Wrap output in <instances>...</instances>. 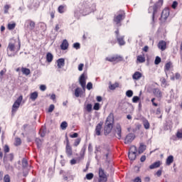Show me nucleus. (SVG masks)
I'll return each mask as SVG.
<instances>
[{
    "label": "nucleus",
    "mask_w": 182,
    "mask_h": 182,
    "mask_svg": "<svg viewBox=\"0 0 182 182\" xmlns=\"http://www.w3.org/2000/svg\"><path fill=\"white\" fill-rule=\"evenodd\" d=\"M65 153L68 157H70L73 154L72 151V146H70V142H69V139L66 136V146H65Z\"/></svg>",
    "instance_id": "20e7f679"
},
{
    "label": "nucleus",
    "mask_w": 182,
    "mask_h": 182,
    "mask_svg": "<svg viewBox=\"0 0 182 182\" xmlns=\"http://www.w3.org/2000/svg\"><path fill=\"white\" fill-rule=\"evenodd\" d=\"M7 50H10L11 52L15 51V44L11 43H9Z\"/></svg>",
    "instance_id": "c85d7f7f"
},
{
    "label": "nucleus",
    "mask_w": 182,
    "mask_h": 182,
    "mask_svg": "<svg viewBox=\"0 0 182 182\" xmlns=\"http://www.w3.org/2000/svg\"><path fill=\"white\" fill-rule=\"evenodd\" d=\"M82 92V90L79 87H77L75 90V97H79L80 96V92Z\"/></svg>",
    "instance_id": "7c9ffc66"
},
{
    "label": "nucleus",
    "mask_w": 182,
    "mask_h": 182,
    "mask_svg": "<svg viewBox=\"0 0 182 182\" xmlns=\"http://www.w3.org/2000/svg\"><path fill=\"white\" fill-rule=\"evenodd\" d=\"M38 92H34L33 93H31L30 95V99L31 100H32L33 102H35V100L36 99H38Z\"/></svg>",
    "instance_id": "b1692460"
},
{
    "label": "nucleus",
    "mask_w": 182,
    "mask_h": 182,
    "mask_svg": "<svg viewBox=\"0 0 182 182\" xmlns=\"http://www.w3.org/2000/svg\"><path fill=\"white\" fill-rule=\"evenodd\" d=\"M136 60L139 62V63H144V62H146V58L144 55H138Z\"/></svg>",
    "instance_id": "a878e982"
},
{
    "label": "nucleus",
    "mask_w": 182,
    "mask_h": 182,
    "mask_svg": "<svg viewBox=\"0 0 182 182\" xmlns=\"http://www.w3.org/2000/svg\"><path fill=\"white\" fill-rule=\"evenodd\" d=\"M23 100V97L22 95H20L19 97H18L17 100L15 101V102L12 106V109H11L12 114H14V113H16V110L19 109V106H21V103H22Z\"/></svg>",
    "instance_id": "f03ea898"
},
{
    "label": "nucleus",
    "mask_w": 182,
    "mask_h": 182,
    "mask_svg": "<svg viewBox=\"0 0 182 182\" xmlns=\"http://www.w3.org/2000/svg\"><path fill=\"white\" fill-rule=\"evenodd\" d=\"M9 5L6 4L4 6V14H8V11L9 10Z\"/></svg>",
    "instance_id": "5fc2aeb1"
},
{
    "label": "nucleus",
    "mask_w": 182,
    "mask_h": 182,
    "mask_svg": "<svg viewBox=\"0 0 182 182\" xmlns=\"http://www.w3.org/2000/svg\"><path fill=\"white\" fill-rule=\"evenodd\" d=\"M80 85L82 87V89H85L86 87V78L85 77V75L82 74L79 79Z\"/></svg>",
    "instance_id": "6e6552de"
},
{
    "label": "nucleus",
    "mask_w": 182,
    "mask_h": 182,
    "mask_svg": "<svg viewBox=\"0 0 182 182\" xmlns=\"http://www.w3.org/2000/svg\"><path fill=\"white\" fill-rule=\"evenodd\" d=\"M40 90H42V92H45V90H46V85H41L40 86Z\"/></svg>",
    "instance_id": "e2e57ef3"
},
{
    "label": "nucleus",
    "mask_w": 182,
    "mask_h": 182,
    "mask_svg": "<svg viewBox=\"0 0 182 182\" xmlns=\"http://www.w3.org/2000/svg\"><path fill=\"white\" fill-rule=\"evenodd\" d=\"M160 166H161V161H158L156 162H154V164H152L151 165L149 166V168L151 170H153L154 168H159V167H160Z\"/></svg>",
    "instance_id": "4468645a"
},
{
    "label": "nucleus",
    "mask_w": 182,
    "mask_h": 182,
    "mask_svg": "<svg viewBox=\"0 0 182 182\" xmlns=\"http://www.w3.org/2000/svg\"><path fill=\"white\" fill-rule=\"evenodd\" d=\"M36 143L37 144V147L39 149L41 148V146H42V140L39 138L36 139Z\"/></svg>",
    "instance_id": "72a5a7b5"
},
{
    "label": "nucleus",
    "mask_w": 182,
    "mask_h": 182,
    "mask_svg": "<svg viewBox=\"0 0 182 182\" xmlns=\"http://www.w3.org/2000/svg\"><path fill=\"white\" fill-rule=\"evenodd\" d=\"M117 41H118L119 45H120V46H123V45H124V43H126L124 42V40L123 39V37L117 38Z\"/></svg>",
    "instance_id": "2f4dec72"
},
{
    "label": "nucleus",
    "mask_w": 182,
    "mask_h": 182,
    "mask_svg": "<svg viewBox=\"0 0 182 182\" xmlns=\"http://www.w3.org/2000/svg\"><path fill=\"white\" fill-rule=\"evenodd\" d=\"M171 68H173V63L169 61L168 63L165 64V66H164L165 72H168V70H170V69H171Z\"/></svg>",
    "instance_id": "4be33fe9"
},
{
    "label": "nucleus",
    "mask_w": 182,
    "mask_h": 182,
    "mask_svg": "<svg viewBox=\"0 0 182 182\" xmlns=\"http://www.w3.org/2000/svg\"><path fill=\"white\" fill-rule=\"evenodd\" d=\"M21 72L23 75H26V76L31 75V70L26 68H22Z\"/></svg>",
    "instance_id": "393cba45"
},
{
    "label": "nucleus",
    "mask_w": 182,
    "mask_h": 182,
    "mask_svg": "<svg viewBox=\"0 0 182 182\" xmlns=\"http://www.w3.org/2000/svg\"><path fill=\"white\" fill-rule=\"evenodd\" d=\"M77 136H79V134L74 133L73 134H70V137H71V139H76V137H77Z\"/></svg>",
    "instance_id": "bf43d9fd"
},
{
    "label": "nucleus",
    "mask_w": 182,
    "mask_h": 182,
    "mask_svg": "<svg viewBox=\"0 0 182 182\" xmlns=\"http://www.w3.org/2000/svg\"><path fill=\"white\" fill-rule=\"evenodd\" d=\"M106 60H108V62H116V60L122 61L123 58L119 55H116L112 58H106Z\"/></svg>",
    "instance_id": "9d476101"
},
{
    "label": "nucleus",
    "mask_w": 182,
    "mask_h": 182,
    "mask_svg": "<svg viewBox=\"0 0 182 182\" xmlns=\"http://www.w3.org/2000/svg\"><path fill=\"white\" fill-rule=\"evenodd\" d=\"M22 166L23 168H26V167H28V160L25 158L22 159Z\"/></svg>",
    "instance_id": "f704fd0d"
},
{
    "label": "nucleus",
    "mask_w": 182,
    "mask_h": 182,
    "mask_svg": "<svg viewBox=\"0 0 182 182\" xmlns=\"http://www.w3.org/2000/svg\"><path fill=\"white\" fill-rule=\"evenodd\" d=\"M65 7L63 6H60L58 7V12L59 14H63V12H65Z\"/></svg>",
    "instance_id": "49530a36"
},
{
    "label": "nucleus",
    "mask_w": 182,
    "mask_h": 182,
    "mask_svg": "<svg viewBox=\"0 0 182 182\" xmlns=\"http://www.w3.org/2000/svg\"><path fill=\"white\" fill-rule=\"evenodd\" d=\"M83 66H85V65H83V63H80L78 65V70H80V72H82V70H83Z\"/></svg>",
    "instance_id": "052dcab7"
},
{
    "label": "nucleus",
    "mask_w": 182,
    "mask_h": 182,
    "mask_svg": "<svg viewBox=\"0 0 182 182\" xmlns=\"http://www.w3.org/2000/svg\"><path fill=\"white\" fill-rule=\"evenodd\" d=\"M134 182H141V179L137 177L134 180Z\"/></svg>",
    "instance_id": "338daca9"
},
{
    "label": "nucleus",
    "mask_w": 182,
    "mask_h": 182,
    "mask_svg": "<svg viewBox=\"0 0 182 182\" xmlns=\"http://www.w3.org/2000/svg\"><path fill=\"white\" fill-rule=\"evenodd\" d=\"M31 29H35V23L33 21H30L29 23Z\"/></svg>",
    "instance_id": "13d9d810"
},
{
    "label": "nucleus",
    "mask_w": 182,
    "mask_h": 182,
    "mask_svg": "<svg viewBox=\"0 0 182 182\" xmlns=\"http://www.w3.org/2000/svg\"><path fill=\"white\" fill-rule=\"evenodd\" d=\"M116 87H119V83L116 82L115 84H111L109 85L110 90H114Z\"/></svg>",
    "instance_id": "e433bc0d"
},
{
    "label": "nucleus",
    "mask_w": 182,
    "mask_h": 182,
    "mask_svg": "<svg viewBox=\"0 0 182 182\" xmlns=\"http://www.w3.org/2000/svg\"><path fill=\"white\" fill-rule=\"evenodd\" d=\"M142 123H143L144 127V129H146V130H149V129H150V123L149 122V120H147L146 119H143Z\"/></svg>",
    "instance_id": "aec40b11"
},
{
    "label": "nucleus",
    "mask_w": 182,
    "mask_h": 182,
    "mask_svg": "<svg viewBox=\"0 0 182 182\" xmlns=\"http://www.w3.org/2000/svg\"><path fill=\"white\" fill-rule=\"evenodd\" d=\"M15 26H16V23H9L7 28H8L9 31H12V30L15 29Z\"/></svg>",
    "instance_id": "c756f323"
},
{
    "label": "nucleus",
    "mask_w": 182,
    "mask_h": 182,
    "mask_svg": "<svg viewBox=\"0 0 182 182\" xmlns=\"http://www.w3.org/2000/svg\"><path fill=\"white\" fill-rule=\"evenodd\" d=\"M12 161L14 160V155L12 154L5 155L4 157V161Z\"/></svg>",
    "instance_id": "412c9836"
},
{
    "label": "nucleus",
    "mask_w": 182,
    "mask_h": 182,
    "mask_svg": "<svg viewBox=\"0 0 182 182\" xmlns=\"http://www.w3.org/2000/svg\"><path fill=\"white\" fill-rule=\"evenodd\" d=\"M46 60H47V62L50 63V62H52V60H53V55H52V53H48L46 55Z\"/></svg>",
    "instance_id": "bb28decb"
},
{
    "label": "nucleus",
    "mask_w": 182,
    "mask_h": 182,
    "mask_svg": "<svg viewBox=\"0 0 182 182\" xmlns=\"http://www.w3.org/2000/svg\"><path fill=\"white\" fill-rule=\"evenodd\" d=\"M124 19V14H119L118 16L114 18V22H116L117 24L120 23Z\"/></svg>",
    "instance_id": "9b49d317"
},
{
    "label": "nucleus",
    "mask_w": 182,
    "mask_h": 182,
    "mask_svg": "<svg viewBox=\"0 0 182 182\" xmlns=\"http://www.w3.org/2000/svg\"><path fill=\"white\" fill-rule=\"evenodd\" d=\"M87 89L88 90H91V89H93V84H92V82H88L87 85Z\"/></svg>",
    "instance_id": "603ef678"
},
{
    "label": "nucleus",
    "mask_w": 182,
    "mask_h": 182,
    "mask_svg": "<svg viewBox=\"0 0 182 182\" xmlns=\"http://www.w3.org/2000/svg\"><path fill=\"white\" fill-rule=\"evenodd\" d=\"M173 161H174V156H173V155H170L166 159V166H170L173 163Z\"/></svg>",
    "instance_id": "6ab92c4d"
},
{
    "label": "nucleus",
    "mask_w": 182,
    "mask_h": 182,
    "mask_svg": "<svg viewBox=\"0 0 182 182\" xmlns=\"http://www.w3.org/2000/svg\"><path fill=\"white\" fill-rule=\"evenodd\" d=\"M81 141H82V139H80V138L76 139L75 142H74L75 147H77V146H79V144H80Z\"/></svg>",
    "instance_id": "58836bf2"
},
{
    "label": "nucleus",
    "mask_w": 182,
    "mask_h": 182,
    "mask_svg": "<svg viewBox=\"0 0 182 182\" xmlns=\"http://www.w3.org/2000/svg\"><path fill=\"white\" fill-rule=\"evenodd\" d=\"M163 173V171L161 169H159L156 171V174L157 177H160L161 176V173Z\"/></svg>",
    "instance_id": "4d7b16f0"
},
{
    "label": "nucleus",
    "mask_w": 182,
    "mask_h": 182,
    "mask_svg": "<svg viewBox=\"0 0 182 182\" xmlns=\"http://www.w3.org/2000/svg\"><path fill=\"white\" fill-rule=\"evenodd\" d=\"M126 95L127 96V97H132V96H133V91L132 90H127L126 92Z\"/></svg>",
    "instance_id": "c03bdc74"
},
{
    "label": "nucleus",
    "mask_w": 182,
    "mask_h": 182,
    "mask_svg": "<svg viewBox=\"0 0 182 182\" xmlns=\"http://www.w3.org/2000/svg\"><path fill=\"white\" fill-rule=\"evenodd\" d=\"M70 164H76V160L75 159H72L70 161Z\"/></svg>",
    "instance_id": "774afa93"
},
{
    "label": "nucleus",
    "mask_w": 182,
    "mask_h": 182,
    "mask_svg": "<svg viewBox=\"0 0 182 182\" xmlns=\"http://www.w3.org/2000/svg\"><path fill=\"white\" fill-rule=\"evenodd\" d=\"M129 153L137 154V148L135 146H132L130 147Z\"/></svg>",
    "instance_id": "c9c22d12"
},
{
    "label": "nucleus",
    "mask_w": 182,
    "mask_h": 182,
    "mask_svg": "<svg viewBox=\"0 0 182 182\" xmlns=\"http://www.w3.org/2000/svg\"><path fill=\"white\" fill-rule=\"evenodd\" d=\"M68 127V122H63L60 124V128L62 130H66V128Z\"/></svg>",
    "instance_id": "473e14b6"
},
{
    "label": "nucleus",
    "mask_w": 182,
    "mask_h": 182,
    "mask_svg": "<svg viewBox=\"0 0 182 182\" xmlns=\"http://www.w3.org/2000/svg\"><path fill=\"white\" fill-rule=\"evenodd\" d=\"M97 151H100V153H103V154H105L106 159H107L109 156V150L107 149L98 147L97 149Z\"/></svg>",
    "instance_id": "ddd939ff"
},
{
    "label": "nucleus",
    "mask_w": 182,
    "mask_h": 182,
    "mask_svg": "<svg viewBox=\"0 0 182 182\" xmlns=\"http://www.w3.org/2000/svg\"><path fill=\"white\" fill-rule=\"evenodd\" d=\"M134 139H136L134 134H128L124 140L125 144H130V143H132Z\"/></svg>",
    "instance_id": "423d86ee"
},
{
    "label": "nucleus",
    "mask_w": 182,
    "mask_h": 182,
    "mask_svg": "<svg viewBox=\"0 0 182 182\" xmlns=\"http://www.w3.org/2000/svg\"><path fill=\"white\" fill-rule=\"evenodd\" d=\"M139 100H140V97H139L137 96H134L132 98L133 103H137Z\"/></svg>",
    "instance_id": "a18cd8bd"
},
{
    "label": "nucleus",
    "mask_w": 182,
    "mask_h": 182,
    "mask_svg": "<svg viewBox=\"0 0 182 182\" xmlns=\"http://www.w3.org/2000/svg\"><path fill=\"white\" fill-rule=\"evenodd\" d=\"M140 161H141V163H144V161H146V155H143L141 157Z\"/></svg>",
    "instance_id": "0e129e2a"
},
{
    "label": "nucleus",
    "mask_w": 182,
    "mask_h": 182,
    "mask_svg": "<svg viewBox=\"0 0 182 182\" xmlns=\"http://www.w3.org/2000/svg\"><path fill=\"white\" fill-rule=\"evenodd\" d=\"M153 93L156 97H161L163 96L161 91L159 88L154 89Z\"/></svg>",
    "instance_id": "f3484780"
},
{
    "label": "nucleus",
    "mask_w": 182,
    "mask_h": 182,
    "mask_svg": "<svg viewBox=\"0 0 182 182\" xmlns=\"http://www.w3.org/2000/svg\"><path fill=\"white\" fill-rule=\"evenodd\" d=\"M4 152L9 153V146L8 145L4 146Z\"/></svg>",
    "instance_id": "680f3d73"
},
{
    "label": "nucleus",
    "mask_w": 182,
    "mask_h": 182,
    "mask_svg": "<svg viewBox=\"0 0 182 182\" xmlns=\"http://www.w3.org/2000/svg\"><path fill=\"white\" fill-rule=\"evenodd\" d=\"M146 147L147 146L144 145V144L141 143L138 151L139 154H141V153H144V151L146 150Z\"/></svg>",
    "instance_id": "5701e85b"
},
{
    "label": "nucleus",
    "mask_w": 182,
    "mask_h": 182,
    "mask_svg": "<svg viewBox=\"0 0 182 182\" xmlns=\"http://www.w3.org/2000/svg\"><path fill=\"white\" fill-rule=\"evenodd\" d=\"M141 76H142L141 73L136 71L132 75V79H134V80H139L141 77Z\"/></svg>",
    "instance_id": "dca6fc26"
},
{
    "label": "nucleus",
    "mask_w": 182,
    "mask_h": 182,
    "mask_svg": "<svg viewBox=\"0 0 182 182\" xmlns=\"http://www.w3.org/2000/svg\"><path fill=\"white\" fill-rule=\"evenodd\" d=\"M102 126H103V123H99L95 128V134L97 136H100V132L102 130Z\"/></svg>",
    "instance_id": "2eb2a0df"
},
{
    "label": "nucleus",
    "mask_w": 182,
    "mask_h": 182,
    "mask_svg": "<svg viewBox=\"0 0 182 182\" xmlns=\"http://www.w3.org/2000/svg\"><path fill=\"white\" fill-rule=\"evenodd\" d=\"M114 123V116L113 115V113H110L106 119L105 126L104 128L105 136H107V134H109V133L112 132Z\"/></svg>",
    "instance_id": "f257e3e1"
},
{
    "label": "nucleus",
    "mask_w": 182,
    "mask_h": 182,
    "mask_svg": "<svg viewBox=\"0 0 182 182\" xmlns=\"http://www.w3.org/2000/svg\"><path fill=\"white\" fill-rule=\"evenodd\" d=\"M58 67L59 69H61V68H63L65 66V59L60 58L57 60Z\"/></svg>",
    "instance_id": "a211bd4d"
},
{
    "label": "nucleus",
    "mask_w": 182,
    "mask_h": 182,
    "mask_svg": "<svg viewBox=\"0 0 182 182\" xmlns=\"http://www.w3.org/2000/svg\"><path fill=\"white\" fill-rule=\"evenodd\" d=\"M94 110H99L100 109V104L96 102L93 107Z\"/></svg>",
    "instance_id": "de8ad7c7"
},
{
    "label": "nucleus",
    "mask_w": 182,
    "mask_h": 182,
    "mask_svg": "<svg viewBox=\"0 0 182 182\" xmlns=\"http://www.w3.org/2000/svg\"><path fill=\"white\" fill-rule=\"evenodd\" d=\"M4 182H11V177L9 176V175L7 174L4 177Z\"/></svg>",
    "instance_id": "37998d69"
},
{
    "label": "nucleus",
    "mask_w": 182,
    "mask_h": 182,
    "mask_svg": "<svg viewBox=\"0 0 182 182\" xmlns=\"http://www.w3.org/2000/svg\"><path fill=\"white\" fill-rule=\"evenodd\" d=\"M22 141L21 140V138H16L15 139V146H21Z\"/></svg>",
    "instance_id": "ea45409f"
},
{
    "label": "nucleus",
    "mask_w": 182,
    "mask_h": 182,
    "mask_svg": "<svg viewBox=\"0 0 182 182\" xmlns=\"http://www.w3.org/2000/svg\"><path fill=\"white\" fill-rule=\"evenodd\" d=\"M136 154L129 152L128 154V157H129V160H131L132 161L136 160Z\"/></svg>",
    "instance_id": "cd10ccee"
},
{
    "label": "nucleus",
    "mask_w": 182,
    "mask_h": 182,
    "mask_svg": "<svg viewBox=\"0 0 182 182\" xmlns=\"http://www.w3.org/2000/svg\"><path fill=\"white\" fill-rule=\"evenodd\" d=\"M181 75H180V73H177L175 74V77H172V80H174V79L178 80L180 79Z\"/></svg>",
    "instance_id": "6e6d98bb"
},
{
    "label": "nucleus",
    "mask_w": 182,
    "mask_h": 182,
    "mask_svg": "<svg viewBox=\"0 0 182 182\" xmlns=\"http://www.w3.org/2000/svg\"><path fill=\"white\" fill-rule=\"evenodd\" d=\"M114 136L117 137V139H122V126L119 125V124H117L114 128Z\"/></svg>",
    "instance_id": "39448f33"
},
{
    "label": "nucleus",
    "mask_w": 182,
    "mask_h": 182,
    "mask_svg": "<svg viewBox=\"0 0 182 182\" xmlns=\"http://www.w3.org/2000/svg\"><path fill=\"white\" fill-rule=\"evenodd\" d=\"M68 48H69V43L68 42V40L65 39L60 45V48L62 50H66Z\"/></svg>",
    "instance_id": "f8f14e48"
},
{
    "label": "nucleus",
    "mask_w": 182,
    "mask_h": 182,
    "mask_svg": "<svg viewBox=\"0 0 182 182\" xmlns=\"http://www.w3.org/2000/svg\"><path fill=\"white\" fill-rule=\"evenodd\" d=\"M107 175L105 172L103 168H99V179L98 182H107Z\"/></svg>",
    "instance_id": "7ed1b4c3"
},
{
    "label": "nucleus",
    "mask_w": 182,
    "mask_h": 182,
    "mask_svg": "<svg viewBox=\"0 0 182 182\" xmlns=\"http://www.w3.org/2000/svg\"><path fill=\"white\" fill-rule=\"evenodd\" d=\"M167 46V43L164 41H160L159 43H158V48L161 50H166Z\"/></svg>",
    "instance_id": "1a4fd4ad"
},
{
    "label": "nucleus",
    "mask_w": 182,
    "mask_h": 182,
    "mask_svg": "<svg viewBox=\"0 0 182 182\" xmlns=\"http://www.w3.org/2000/svg\"><path fill=\"white\" fill-rule=\"evenodd\" d=\"M168 16H170V10H168V9H164L161 16V19H164V21H166Z\"/></svg>",
    "instance_id": "0eeeda50"
},
{
    "label": "nucleus",
    "mask_w": 182,
    "mask_h": 182,
    "mask_svg": "<svg viewBox=\"0 0 182 182\" xmlns=\"http://www.w3.org/2000/svg\"><path fill=\"white\" fill-rule=\"evenodd\" d=\"M144 52H149V46H145L143 49Z\"/></svg>",
    "instance_id": "69168bd1"
},
{
    "label": "nucleus",
    "mask_w": 182,
    "mask_h": 182,
    "mask_svg": "<svg viewBox=\"0 0 182 182\" xmlns=\"http://www.w3.org/2000/svg\"><path fill=\"white\" fill-rule=\"evenodd\" d=\"M92 104L87 105V106H86L87 112H92Z\"/></svg>",
    "instance_id": "3c124183"
},
{
    "label": "nucleus",
    "mask_w": 182,
    "mask_h": 182,
    "mask_svg": "<svg viewBox=\"0 0 182 182\" xmlns=\"http://www.w3.org/2000/svg\"><path fill=\"white\" fill-rule=\"evenodd\" d=\"M177 6H178V2L174 1L171 5V8H173V9H176Z\"/></svg>",
    "instance_id": "8fccbe9b"
},
{
    "label": "nucleus",
    "mask_w": 182,
    "mask_h": 182,
    "mask_svg": "<svg viewBox=\"0 0 182 182\" xmlns=\"http://www.w3.org/2000/svg\"><path fill=\"white\" fill-rule=\"evenodd\" d=\"M158 6H157V4H155L154 6H153V19H154V14H157V9H158Z\"/></svg>",
    "instance_id": "79ce46f5"
},
{
    "label": "nucleus",
    "mask_w": 182,
    "mask_h": 182,
    "mask_svg": "<svg viewBox=\"0 0 182 182\" xmlns=\"http://www.w3.org/2000/svg\"><path fill=\"white\" fill-rule=\"evenodd\" d=\"M161 62V58L159 56H156L154 61L155 65H159Z\"/></svg>",
    "instance_id": "a19ab883"
},
{
    "label": "nucleus",
    "mask_w": 182,
    "mask_h": 182,
    "mask_svg": "<svg viewBox=\"0 0 182 182\" xmlns=\"http://www.w3.org/2000/svg\"><path fill=\"white\" fill-rule=\"evenodd\" d=\"M95 177V175L92 173H87L85 176V178L87 180H92Z\"/></svg>",
    "instance_id": "4c0bfd02"
},
{
    "label": "nucleus",
    "mask_w": 182,
    "mask_h": 182,
    "mask_svg": "<svg viewBox=\"0 0 182 182\" xmlns=\"http://www.w3.org/2000/svg\"><path fill=\"white\" fill-rule=\"evenodd\" d=\"M73 48H75V49H80V43H75L73 44Z\"/></svg>",
    "instance_id": "864d4df0"
},
{
    "label": "nucleus",
    "mask_w": 182,
    "mask_h": 182,
    "mask_svg": "<svg viewBox=\"0 0 182 182\" xmlns=\"http://www.w3.org/2000/svg\"><path fill=\"white\" fill-rule=\"evenodd\" d=\"M55 110V105H50L49 108H48V113H52Z\"/></svg>",
    "instance_id": "09e8293b"
}]
</instances>
